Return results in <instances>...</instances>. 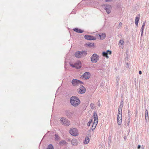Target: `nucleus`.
Masks as SVG:
<instances>
[{"label":"nucleus","instance_id":"f257e3e1","mask_svg":"<svg viewBox=\"0 0 149 149\" xmlns=\"http://www.w3.org/2000/svg\"><path fill=\"white\" fill-rule=\"evenodd\" d=\"M70 102L73 106L76 107H77L80 104L81 102L77 97L73 96L70 98Z\"/></svg>","mask_w":149,"mask_h":149},{"label":"nucleus","instance_id":"f03ea898","mask_svg":"<svg viewBox=\"0 0 149 149\" xmlns=\"http://www.w3.org/2000/svg\"><path fill=\"white\" fill-rule=\"evenodd\" d=\"M87 54V52L86 51H77L76 52L74 55L76 58H80L86 56Z\"/></svg>","mask_w":149,"mask_h":149},{"label":"nucleus","instance_id":"7ed1b4c3","mask_svg":"<svg viewBox=\"0 0 149 149\" xmlns=\"http://www.w3.org/2000/svg\"><path fill=\"white\" fill-rule=\"evenodd\" d=\"M60 121L62 124L66 126H68L70 124V121L64 117H62L61 118Z\"/></svg>","mask_w":149,"mask_h":149},{"label":"nucleus","instance_id":"20e7f679","mask_svg":"<svg viewBox=\"0 0 149 149\" xmlns=\"http://www.w3.org/2000/svg\"><path fill=\"white\" fill-rule=\"evenodd\" d=\"M91 59L92 63H96L99 60V56L96 54H94L91 57Z\"/></svg>","mask_w":149,"mask_h":149},{"label":"nucleus","instance_id":"39448f33","mask_svg":"<svg viewBox=\"0 0 149 149\" xmlns=\"http://www.w3.org/2000/svg\"><path fill=\"white\" fill-rule=\"evenodd\" d=\"M69 133L74 136H77L78 135V130L77 129L72 128L69 131Z\"/></svg>","mask_w":149,"mask_h":149},{"label":"nucleus","instance_id":"423d86ee","mask_svg":"<svg viewBox=\"0 0 149 149\" xmlns=\"http://www.w3.org/2000/svg\"><path fill=\"white\" fill-rule=\"evenodd\" d=\"M103 8L106 10L107 14H109L111 12V7L110 5H103Z\"/></svg>","mask_w":149,"mask_h":149},{"label":"nucleus","instance_id":"0eeeda50","mask_svg":"<svg viewBox=\"0 0 149 149\" xmlns=\"http://www.w3.org/2000/svg\"><path fill=\"white\" fill-rule=\"evenodd\" d=\"M72 85L74 86H78L80 84H83V83L78 79H73L71 82Z\"/></svg>","mask_w":149,"mask_h":149},{"label":"nucleus","instance_id":"6e6552de","mask_svg":"<svg viewBox=\"0 0 149 149\" xmlns=\"http://www.w3.org/2000/svg\"><path fill=\"white\" fill-rule=\"evenodd\" d=\"M86 89L82 85H81L80 87L79 88L77 89L78 93L80 94H83L86 92Z\"/></svg>","mask_w":149,"mask_h":149},{"label":"nucleus","instance_id":"1a4fd4ad","mask_svg":"<svg viewBox=\"0 0 149 149\" xmlns=\"http://www.w3.org/2000/svg\"><path fill=\"white\" fill-rule=\"evenodd\" d=\"M84 38L89 40H95L96 39V37L89 35H85L84 36Z\"/></svg>","mask_w":149,"mask_h":149},{"label":"nucleus","instance_id":"9d476101","mask_svg":"<svg viewBox=\"0 0 149 149\" xmlns=\"http://www.w3.org/2000/svg\"><path fill=\"white\" fill-rule=\"evenodd\" d=\"M90 76V73L88 72H86L84 73L83 75L81 77L84 78L85 79H87L89 78Z\"/></svg>","mask_w":149,"mask_h":149},{"label":"nucleus","instance_id":"9b49d317","mask_svg":"<svg viewBox=\"0 0 149 149\" xmlns=\"http://www.w3.org/2000/svg\"><path fill=\"white\" fill-rule=\"evenodd\" d=\"M111 54V52L109 50H107L106 52H102V55L106 57L107 58H108L109 56H108V54Z\"/></svg>","mask_w":149,"mask_h":149},{"label":"nucleus","instance_id":"f8f14e48","mask_svg":"<svg viewBox=\"0 0 149 149\" xmlns=\"http://www.w3.org/2000/svg\"><path fill=\"white\" fill-rule=\"evenodd\" d=\"M65 114L66 116L69 118H71L73 116V113L70 111L67 110L65 111Z\"/></svg>","mask_w":149,"mask_h":149},{"label":"nucleus","instance_id":"ddd939ff","mask_svg":"<svg viewBox=\"0 0 149 149\" xmlns=\"http://www.w3.org/2000/svg\"><path fill=\"white\" fill-rule=\"evenodd\" d=\"M122 116L118 115L117 116V123L118 125H120L122 123Z\"/></svg>","mask_w":149,"mask_h":149},{"label":"nucleus","instance_id":"4468645a","mask_svg":"<svg viewBox=\"0 0 149 149\" xmlns=\"http://www.w3.org/2000/svg\"><path fill=\"white\" fill-rule=\"evenodd\" d=\"M93 117L94 118V122L96 123H98V117L95 111L94 112Z\"/></svg>","mask_w":149,"mask_h":149},{"label":"nucleus","instance_id":"2eb2a0df","mask_svg":"<svg viewBox=\"0 0 149 149\" xmlns=\"http://www.w3.org/2000/svg\"><path fill=\"white\" fill-rule=\"evenodd\" d=\"M101 40H103L105 38L106 36V34L104 33L98 34Z\"/></svg>","mask_w":149,"mask_h":149},{"label":"nucleus","instance_id":"dca6fc26","mask_svg":"<svg viewBox=\"0 0 149 149\" xmlns=\"http://www.w3.org/2000/svg\"><path fill=\"white\" fill-rule=\"evenodd\" d=\"M73 30L76 32L78 33H82L84 32V31L81 30L77 28H76L73 29Z\"/></svg>","mask_w":149,"mask_h":149},{"label":"nucleus","instance_id":"f3484780","mask_svg":"<svg viewBox=\"0 0 149 149\" xmlns=\"http://www.w3.org/2000/svg\"><path fill=\"white\" fill-rule=\"evenodd\" d=\"M71 144L73 146H77V141L76 139H73L71 141Z\"/></svg>","mask_w":149,"mask_h":149},{"label":"nucleus","instance_id":"a211bd4d","mask_svg":"<svg viewBox=\"0 0 149 149\" xmlns=\"http://www.w3.org/2000/svg\"><path fill=\"white\" fill-rule=\"evenodd\" d=\"M145 120H146V122H148V111L147 109H146V113H145Z\"/></svg>","mask_w":149,"mask_h":149},{"label":"nucleus","instance_id":"6ab92c4d","mask_svg":"<svg viewBox=\"0 0 149 149\" xmlns=\"http://www.w3.org/2000/svg\"><path fill=\"white\" fill-rule=\"evenodd\" d=\"M75 65H77L76 68H80L81 67V63L80 61H78L75 63Z\"/></svg>","mask_w":149,"mask_h":149},{"label":"nucleus","instance_id":"aec40b11","mask_svg":"<svg viewBox=\"0 0 149 149\" xmlns=\"http://www.w3.org/2000/svg\"><path fill=\"white\" fill-rule=\"evenodd\" d=\"M139 17H136L135 18V24L137 26L138 25V22L139 21Z\"/></svg>","mask_w":149,"mask_h":149},{"label":"nucleus","instance_id":"412c9836","mask_svg":"<svg viewBox=\"0 0 149 149\" xmlns=\"http://www.w3.org/2000/svg\"><path fill=\"white\" fill-rule=\"evenodd\" d=\"M97 123H96L95 122H94V123L93 124L92 126L91 127V129L92 130V131H93L94 130H95V129L96 127Z\"/></svg>","mask_w":149,"mask_h":149},{"label":"nucleus","instance_id":"4be33fe9","mask_svg":"<svg viewBox=\"0 0 149 149\" xmlns=\"http://www.w3.org/2000/svg\"><path fill=\"white\" fill-rule=\"evenodd\" d=\"M89 142V139L88 137H86L85 138L84 143L85 144L88 143Z\"/></svg>","mask_w":149,"mask_h":149},{"label":"nucleus","instance_id":"5701e85b","mask_svg":"<svg viewBox=\"0 0 149 149\" xmlns=\"http://www.w3.org/2000/svg\"><path fill=\"white\" fill-rule=\"evenodd\" d=\"M67 142L65 140H63L61 141L59 143V144L60 145H64L66 144Z\"/></svg>","mask_w":149,"mask_h":149},{"label":"nucleus","instance_id":"b1692460","mask_svg":"<svg viewBox=\"0 0 149 149\" xmlns=\"http://www.w3.org/2000/svg\"><path fill=\"white\" fill-rule=\"evenodd\" d=\"M94 44L93 43H89L86 44V45L88 47H93L94 46Z\"/></svg>","mask_w":149,"mask_h":149},{"label":"nucleus","instance_id":"393cba45","mask_svg":"<svg viewBox=\"0 0 149 149\" xmlns=\"http://www.w3.org/2000/svg\"><path fill=\"white\" fill-rule=\"evenodd\" d=\"M124 43V41L123 40H121L119 41V43L121 45L120 47L122 48L123 47Z\"/></svg>","mask_w":149,"mask_h":149},{"label":"nucleus","instance_id":"a878e982","mask_svg":"<svg viewBox=\"0 0 149 149\" xmlns=\"http://www.w3.org/2000/svg\"><path fill=\"white\" fill-rule=\"evenodd\" d=\"M55 140L58 141L59 140L60 137L57 134H55Z\"/></svg>","mask_w":149,"mask_h":149},{"label":"nucleus","instance_id":"bb28decb","mask_svg":"<svg viewBox=\"0 0 149 149\" xmlns=\"http://www.w3.org/2000/svg\"><path fill=\"white\" fill-rule=\"evenodd\" d=\"M47 149H54V147L52 144H49L47 147Z\"/></svg>","mask_w":149,"mask_h":149},{"label":"nucleus","instance_id":"cd10ccee","mask_svg":"<svg viewBox=\"0 0 149 149\" xmlns=\"http://www.w3.org/2000/svg\"><path fill=\"white\" fill-rule=\"evenodd\" d=\"M122 109H120V110H119V109H118V115H122Z\"/></svg>","mask_w":149,"mask_h":149},{"label":"nucleus","instance_id":"c85d7f7f","mask_svg":"<svg viewBox=\"0 0 149 149\" xmlns=\"http://www.w3.org/2000/svg\"><path fill=\"white\" fill-rule=\"evenodd\" d=\"M91 108L92 109H93L95 108V105L93 103H91L90 105Z\"/></svg>","mask_w":149,"mask_h":149},{"label":"nucleus","instance_id":"c756f323","mask_svg":"<svg viewBox=\"0 0 149 149\" xmlns=\"http://www.w3.org/2000/svg\"><path fill=\"white\" fill-rule=\"evenodd\" d=\"M92 121V120L91 119L89 122L87 123V125L88 126H89L91 123Z\"/></svg>","mask_w":149,"mask_h":149},{"label":"nucleus","instance_id":"7c9ffc66","mask_svg":"<svg viewBox=\"0 0 149 149\" xmlns=\"http://www.w3.org/2000/svg\"><path fill=\"white\" fill-rule=\"evenodd\" d=\"M122 25V23L121 22H120L118 25V29L120 28Z\"/></svg>","mask_w":149,"mask_h":149},{"label":"nucleus","instance_id":"2f4dec72","mask_svg":"<svg viewBox=\"0 0 149 149\" xmlns=\"http://www.w3.org/2000/svg\"><path fill=\"white\" fill-rule=\"evenodd\" d=\"M145 23H146V21H143V23L142 24V26L141 27V28H142L144 29V27L145 24Z\"/></svg>","mask_w":149,"mask_h":149},{"label":"nucleus","instance_id":"473e14b6","mask_svg":"<svg viewBox=\"0 0 149 149\" xmlns=\"http://www.w3.org/2000/svg\"><path fill=\"white\" fill-rule=\"evenodd\" d=\"M123 104H120L119 107L118 108V109H119V110H120V109H122L123 107Z\"/></svg>","mask_w":149,"mask_h":149},{"label":"nucleus","instance_id":"72a5a7b5","mask_svg":"<svg viewBox=\"0 0 149 149\" xmlns=\"http://www.w3.org/2000/svg\"><path fill=\"white\" fill-rule=\"evenodd\" d=\"M130 118H129L128 120V121H127V125L128 126H129V124H130Z\"/></svg>","mask_w":149,"mask_h":149},{"label":"nucleus","instance_id":"f704fd0d","mask_svg":"<svg viewBox=\"0 0 149 149\" xmlns=\"http://www.w3.org/2000/svg\"><path fill=\"white\" fill-rule=\"evenodd\" d=\"M143 30H144V29H143V28H141V36L143 35Z\"/></svg>","mask_w":149,"mask_h":149},{"label":"nucleus","instance_id":"c9c22d12","mask_svg":"<svg viewBox=\"0 0 149 149\" xmlns=\"http://www.w3.org/2000/svg\"><path fill=\"white\" fill-rule=\"evenodd\" d=\"M70 65L73 68L75 67L76 68L77 65H75V63L74 64H71Z\"/></svg>","mask_w":149,"mask_h":149},{"label":"nucleus","instance_id":"e433bc0d","mask_svg":"<svg viewBox=\"0 0 149 149\" xmlns=\"http://www.w3.org/2000/svg\"><path fill=\"white\" fill-rule=\"evenodd\" d=\"M123 101L122 100L120 102V104L123 105Z\"/></svg>","mask_w":149,"mask_h":149},{"label":"nucleus","instance_id":"4c0bfd02","mask_svg":"<svg viewBox=\"0 0 149 149\" xmlns=\"http://www.w3.org/2000/svg\"><path fill=\"white\" fill-rule=\"evenodd\" d=\"M98 103L97 105L98 106L100 107V104L99 103V100L98 101Z\"/></svg>","mask_w":149,"mask_h":149},{"label":"nucleus","instance_id":"58836bf2","mask_svg":"<svg viewBox=\"0 0 149 149\" xmlns=\"http://www.w3.org/2000/svg\"><path fill=\"white\" fill-rule=\"evenodd\" d=\"M113 0H104V1L106 2H110L112 1Z\"/></svg>","mask_w":149,"mask_h":149},{"label":"nucleus","instance_id":"ea45409f","mask_svg":"<svg viewBox=\"0 0 149 149\" xmlns=\"http://www.w3.org/2000/svg\"><path fill=\"white\" fill-rule=\"evenodd\" d=\"M140 148H141V146L139 145H138V146L137 147V148L138 149H140Z\"/></svg>","mask_w":149,"mask_h":149},{"label":"nucleus","instance_id":"a19ab883","mask_svg":"<svg viewBox=\"0 0 149 149\" xmlns=\"http://www.w3.org/2000/svg\"><path fill=\"white\" fill-rule=\"evenodd\" d=\"M130 111H129H129H128V116H129V118H130Z\"/></svg>","mask_w":149,"mask_h":149},{"label":"nucleus","instance_id":"79ce46f5","mask_svg":"<svg viewBox=\"0 0 149 149\" xmlns=\"http://www.w3.org/2000/svg\"><path fill=\"white\" fill-rule=\"evenodd\" d=\"M139 74H142V72L141 71H139Z\"/></svg>","mask_w":149,"mask_h":149},{"label":"nucleus","instance_id":"37998d69","mask_svg":"<svg viewBox=\"0 0 149 149\" xmlns=\"http://www.w3.org/2000/svg\"><path fill=\"white\" fill-rule=\"evenodd\" d=\"M126 139V137L125 136V137H124V139Z\"/></svg>","mask_w":149,"mask_h":149}]
</instances>
